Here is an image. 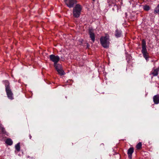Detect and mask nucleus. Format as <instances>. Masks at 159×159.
<instances>
[{
  "label": "nucleus",
  "mask_w": 159,
  "mask_h": 159,
  "mask_svg": "<svg viewBox=\"0 0 159 159\" xmlns=\"http://www.w3.org/2000/svg\"><path fill=\"white\" fill-rule=\"evenodd\" d=\"M5 87V91L8 98L11 100L14 99L13 94L11 91L10 83L7 80L4 81Z\"/></svg>",
  "instance_id": "f257e3e1"
},
{
  "label": "nucleus",
  "mask_w": 159,
  "mask_h": 159,
  "mask_svg": "<svg viewBox=\"0 0 159 159\" xmlns=\"http://www.w3.org/2000/svg\"><path fill=\"white\" fill-rule=\"evenodd\" d=\"M100 43L102 46L105 48H107L109 47L110 43L109 36L106 35L105 36H102L100 39Z\"/></svg>",
  "instance_id": "f03ea898"
},
{
  "label": "nucleus",
  "mask_w": 159,
  "mask_h": 159,
  "mask_svg": "<svg viewBox=\"0 0 159 159\" xmlns=\"http://www.w3.org/2000/svg\"><path fill=\"white\" fill-rule=\"evenodd\" d=\"M82 8V6L80 4L76 5L73 10L72 14L74 17L77 18L80 16Z\"/></svg>",
  "instance_id": "7ed1b4c3"
},
{
  "label": "nucleus",
  "mask_w": 159,
  "mask_h": 159,
  "mask_svg": "<svg viewBox=\"0 0 159 159\" xmlns=\"http://www.w3.org/2000/svg\"><path fill=\"white\" fill-rule=\"evenodd\" d=\"M146 42L144 39L142 41V48L141 52L143 54V57L147 61L148 60L149 56L148 53V52L146 48Z\"/></svg>",
  "instance_id": "20e7f679"
},
{
  "label": "nucleus",
  "mask_w": 159,
  "mask_h": 159,
  "mask_svg": "<svg viewBox=\"0 0 159 159\" xmlns=\"http://www.w3.org/2000/svg\"><path fill=\"white\" fill-rule=\"evenodd\" d=\"M49 59L54 63L53 65L57 63L60 60V58L58 56L52 54L49 56Z\"/></svg>",
  "instance_id": "39448f33"
},
{
  "label": "nucleus",
  "mask_w": 159,
  "mask_h": 159,
  "mask_svg": "<svg viewBox=\"0 0 159 159\" xmlns=\"http://www.w3.org/2000/svg\"><path fill=\"white\" fill-rule=\"evenodd\" d=\"M77 2V0H67L65 2L68 7L72 8L74 7V5L76 4Z\"/></svg>",
  "instance_id": "423d86ee"
},
{
  "label": "nucleus",
  "mask_w": 159,
  "mask_h": 159,
  "mask_svg": "<svg viewBox=\"0 0 159 159\" xmlns=\"http://www.w3.org/2000/svg\"><path fill=\"white\" fill-rule=\"evenodd\" d=\"M134 149L133 147H130L128 150L127 154L128 156V158L129 159H132V155L134 152Z\"/></svg>",
  "instance_id": "0eeeda50"
},
{
  "label": "nucleus",
  "mask_w": 159,
  "mask_h": 159,
  "mask_svg": "<svg viewBox=\"0 0 159 159\" xmlns=\"http://www.w3.org/2000/svg\"><path fill=\"white\" fill-rule=\"evenodd\" d=\"M89 34L90 38L92 41L94 42L95 40V36L93 30L92 29H89Z\"/></svg>",
  "instance_id": "6e6552de"
},
{
  "label": "nucleus",
  "mask_w": 159,
  "mask_h": 159,
  "mask_svg": "<svg viewBox=\"0 0 159 159\" xmlns=\"http://www.w3.org/2000/svg\"><path fill=\"white\" fill-rule=\"evenodd\" d=\"M153 101L155 104L159 103V95L157 94L154 96L153 98Z\"/></svg>",
  "instance_id": "1a4fd4ad"
},
{
  "label": "nucleus",
  "mask_w": 159,
  "mask_h": 159,
  "mask_svg": "<svg viewBox=\"0 0 159 159\" xmlns=\"http://www.w3.org/2000/svg\"><path fill=\"white\" fill-rule=\"evenodd\" d=\"M159 71V68L156 69H153L151 72V74L153 76H157L158 74Z\"/></svg>",
  "instance_id": "9d476101"
},
{
  "label": "nucleus",
  "mask_w": 159,
  "mask_h": 159,
  "mask_svg": "<svg viewBox=\"0 0 159 159\" xmlns=\"http://www.w3.org/2000/svg\"><path fill=\"white\" fill-rule=\"evenodd\" d=\"M121 35V31L118 30H116L115 32V35L117 38L120 37Z\"/></svg>",
  "instance_id": "9b49d317"
},
{
  "label": "nucleus",
  "mask_w": 159,
  "mask_h": 159,
  "mask_svg": "<svg viewBox=\"0 0 159 159\" xmlns=\"http://www.w3.org/2000/svg\"><path fill=\"white\" fill-rule=\"evenodd\" d=\"M53 65L57 71L62 68L61 65L59 64H57V63L55 64V65Z\"/></svg>",
  "instance_id": "f8f14e48"
},
{
  "label": "nucleus",
  "mask_w": 159,
  "mask_h": 159,
  "mask_svg": "<svg viewBox=\"0 0 159 159\" xmlns=\"http://www.w3.org/2000/svg\"><path fill=\"white\" fill-rule=\"evenodd\" d=\"M5 143L9 145H11L13 143V142L10 139H8L6 140Z\"/></svg>",
  "instance_id": "ddd939ff"
},
{
  "label": "nucleus",
  "mask_w": 159,
  "mask_h": 159,
  "mask_svg": "<svg viewBox=\"0 0 159 159\" xmlns=\"http://www.w3.org/2000/svg\"><path fill=\"white\" fill-rule=\"evenodd\" d=\"M142 144L141 142L139 143L136 145V148L137 150H140L142 148Z\"/></svg>",
  "instance_id": "4468645a"
},
{
  "label": "nucleus",
  "mask_w": 159,
  "mask_h": 159,
  "mask_svg": "<svg viewBox=\"0 0 159 159\" xmlns=\"http://www.w3.org/2000/svg\"><path fill=\"white\" fill-rule=\"evenodd\" d=\"M57 71L58 72V74L61 75H63L65 74V72L62 68L57 70Z\"/></svg>",
  "instance_id": "2eb2a0df"
},
{
  "label": "nucleus",
  "mask_w": 159,
  "mask_h": 159,
  "mask_svg": "<svg viewBox=\"0 0 159 159\" xmlns=\"http://www.w3.org/2000/svg\"><path fill=\"white\" fill-rule=\"evenodd\" d=\"M154 12L155 14H159V4L155 8Z\"/></svg>",
  "instance_id": "dca6fc26"
},
{
  "label": "nucleus",
  "mask_w": 159,
  "mask_h": 159,
  "mask_svg": "<svg viewBox=\"0 0 159 159\" xmlns=\"http://www.w3.org/2000/svg\"><path fill=\"white\" fill-rule=\"evenodd\" d=\"M15 148L16 150L18 151L19 152L20 151V143H18L16 146H15Z\"/></svg>",
  "instance_id": "f3484780"
},
{
  "label": "nucleus",
  "mask_w": 159,
  "mask_h": 159,
  "mask_svg": "<svg viewBox=\"0 0 159 159\" xmlns=\"http://www.w3.org/2000/svg\"><path fill=\"white\" fill-rule=\"evenodd\" d=\"M0 129L1 130L2 133L5 134H6L7 132L5 130V129L1 126H0Z\"/></svg>",
  "instance_id": "a211bd4d"
},
{
  "label": "nucleus",
  "mask_w": 159,
  "mask_h": 159,
  "mask_svg": "<svg viewBox=\"0 0 159 159\" xmlns=\"http://www.w3.org/2000/svg\"><path fill=\"white\" fill-rule=\"evenodd\" d=\"M150 8V7L148 5H146L143 7V9L146 11H148Z\"/></svg>",
  "instance_id": "6ab92c4d"
},
{
  "label": "nucleus",
  "mask_w": 159,
  "mask_h": 159,
  "mask_svg": "<svg viewBox=\"0 0 159 159\" xmlns=\"http://www.w3.org/2000/svg\"><path fill=\"white\" fill-rule=\"evenodd\" d=\"M29 138H30V139H31V138H32V136H31V135L30 134L29 135Z\"/></svg>",
  "instance_id": "aec40b11"
},
{
  "label": "nucleus",
  "mask_w": 159,
  "mask_h": 159,
  "mask_svg": "<svg viewBox=\"0 0 159 159\" xmlns=\"http://www.w3.org/2000/svg\"><path fill=\"white\" fill-rule=\"evenodd\" d=\"M101 145H103V144H101Z\"/></svg>",
  "instance_id": "412c9836"
},
{
  "label": "nucleus",
  "mask_w": 159,
  "mask_h": 159,
  "mask_svg": "<svg viewBox=\"0 0 159 159\" xmlns=\"http://www.w3.org/2000/svg\"><path fill=\"white\" fill-rule=\"evenodd\" d=\"M93 1H95V0H92Z\"/></svg>",
  "instance_id": "4be33fe9"
}]
</instances>
